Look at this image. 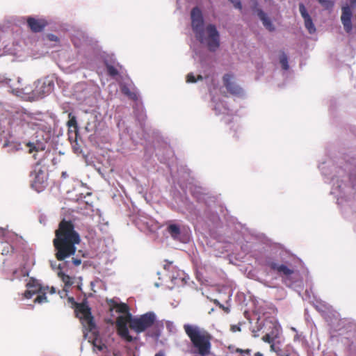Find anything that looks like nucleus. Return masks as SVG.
Wrapping results in <instances>:
<instances>
[{"mask_svg":"<svg viewBox=\"0 0 356 356\" xmlns=\"http://www.w3.org/2000/svg\"><path fill=\"white\" fill-rule=\"evenodd\" d=\"M69 301L71 302H74V298H69Z\"/></svg>","mask_w":356,"mask_h":356,"instance_id":"09e8293b","label":"nucleus"},{"mask_svg":"<svg viewBox=\"0 0 356 356\" xmlns=\"http://www.w3.org/2000/svg\"><path fill=\"white\" fill-rule=\"evenodd\" d=\"M107 302L111 311L115 309L117 312L124 314L117 318L116 327L118 334L129 342L133 341L134 338L129 334L128 324L131 329L137 333L144 332L154 324L156 315L154 312H150L139 317H133L125 303H119L114 299L108 300Z\"/></svg>","mask_w":356,"mask_h":356,"instance_id":"f03ea898","label":"nucleus"},{"mask_svg":"<svg viewBox=\"0 0 356 356\" xmlns=\"http://www.w3.org/2000/svg\"><path fill=\"white\" fill-rule=\"evenodd\" d=\"M7 81V79L4 77V76L0 74V83H6Z\"/></svg>","mask_w":356,"mask_h":356,"instance_id":"58836bf2","label":"nucleus"},{"mask_svg":"<svg viewBox=\"0 0 356 356\" xmlns=\"http://www.w3.org/2000/svg\"><path fill=\"white\" fill-rule=\"evenodd\" d=\"M17 239H18L17 234L0 227V242H5L9 244L13 243Z\"/></svg>","mask_w":356,"mask_h":356,"instance_id":"412c9836","label":"nucleus"},{"mask_svg":"<svg viewBox=\"0 0 356 356\" xmlns=\"http://www.w3.org/2000/svg\"><path fill=\"white\" fill-rule=\"evenodd\" d=\"M315 307L317 310H318L321 312H325L327 310L329 309V306L325 302L320 300H316V304L315 305Z\"/></svg>","mask_w":356,"mask_h":356,"instance_id":"cd10ccee","label":"nucleus"},{"mask_svg":"<svg viewBox=\"0 0 356 356\" xmlns=\"http://www.w3.org/2000/svg\"><path fill=\"white\" fill-rule=\"evenodd\" d=\"M46 37H47V40L49 41L56 42H59L58 37L54 34H51V33L47 34Z\"/></svg>","mask_w":356,"mask_h":356,"instance_id":"473e14b6","label":"nucleus"},{"mask_svg":"<svg viewBox=\"0 0 356 356\" xmlns=\"http://www.w3.org/2000/svg\"><path fill=\"white\" fill-rule=\"evenodd\" d=\"M98 92V86L93 83H78L74 86V96L81 102L88 104L90 99Z\"/></svg>","mask_w":356,"mask_h":356,"instance_id":"0eeeda50","label":"nucleus"},{"mask_svg":"<svg viewBox=\"0 0 356 356\" xmlns=\"http://www.w3.org/2000/svg\"><path fill=\"white\" fill-rule=\"evenodd\" d=\"M144 224H145L147 225V227H149L150 225H152V220H149V221H143Z\"/></svg>","mask_w":356,"mask_h":356,"instance_id":"79ce46f5","label":"nucleus"},{"mask_svg":"<svg viewBox=\"0 0 356 356\" xmlns=\"http://www.w3.org/2000/svg\"><path fill=\"white\" fill-rule=\"evenodd\" d=\"M81 241L79 234L74 230V225L65 220L59 224L56 231V238L53 243L56 250V257L58 261H64L57 264L56 261H50V266L57 273L58 277L65 284V286H70L73 284L72 278L65 272V266H70V261H65L76 252L75 245Z\"/></svg>","mask_w":356,"mask_h":356,"instance_id":"f257e3e1","label":"nucleus"},{"mask_svg":"<svg viewBox=\"0 0 356 356\" xmlns=\"http://www.w3.org/2000/svg\"><path fill=\"white\" fill-rule=\"evenodd\" d=\"M33 157L36 159H37V157H36V154H34V155H33Z\"/></svg>","mask_w":356,"mask_h":356,"instance_id":"4d7b16f0","label":"nucleus"},{"mask_svg":"<svg viewBox=\"0 0 356 356\" xmlns=\"http://www.w3.org/2000/svg\"><path fill=\"white\" fill-rule=\"evenodd\" d=\"M14 276L15 278H21V277H26L29 275L28 270L25 269L17 270L14 271Z\"/></svg>","mask_w":356,"mask_h":356,"instance_id":"c756f323","label":"nucleus"},{"mask_svg":"<svg viewBox=\"0 0 356 356\" xmlns=\"http://www.w3.org/2000/svg\"><path fill=\"white\" fill-rule=\"evenodd\" d=\"M270 350L275 352L277 356H290V353L287 350L282 349L279 346L272 343L270 345Z\"/></svg>","mask_w":356,"mask_h":356,"instance_id":"393cba45","label":"nucleus"},{"mask_svg":"<svg viewBox=\"0 0 356 356\" xmlns=\"http://www.w3.org/2000/svg\"><path fill=\"white\" fill-rule=\"evenodd\" d=\"M318 2L326 9H331L334 6L333 1L330 0H318Z\"/></svg>","mask_w":356,"mask_h":356,"instance_id":"7c9ffc66","label":"nucleus"},{"mask_svg":"<svg viewBox=\"0 0 356 356\" xmlns=\"http://www.w3.org/2000/svg\"><path fill=\"white\" fill-rule=\"evenodd\" d=\"M350 4L352 8L356 6V0H349Z\"/></svg>","mask_w":356,"mask_h":356,"instance_id":"ea45409f","label":"nucleus"},{"mask_svg":"<svg viewBox=\"0 0 356 356\" xmlns=\"http://www.w3.org/2000/svg\"><path fill=\"white\" fill-rule=\"evenodd\" d=\"M255 12L261 21L264 26L269 31L273 32L275 30V27L268 15L260 8H256Z\"/></svg>","mask_w":356,"mask_h":356,"instance_id":"6ab92c4d","label":"nucleus"},{"mask_svg":"<svg viewBox=\"0 0 356 356\" xmlns=\"http://www.w3.org/2000/svg\"><path fill=\"white\" fill-rule=\"evenodd\" d=\"M138 118H141V120H143V118H144V115H143V114H141V115H140V117H138Z\"/></svg>","mask_w":356,"mask_h":356,"instance_id":"3c124183","label":"nucleus"},{"mask_svg":"<svg viewBox=\"0 0 356 356\" xmlns=\"http://www.w3.org/2000/svg\"><path fill=\"white\" fill-rule=\"evenodd\" d=\"M237 351H238V352H243V350H239V349H238V350H237Z\"/></svg>","mask_w":356,"mask_h":356,"instance_id":"6e6d98bb","label":"nucleus"},{"mask_svg":"<svg viewBox=\"0 0 356 356\" xmlns=\"http://www.w3.org/2000/svg\"><path fill=\"white\" fill-rule=\"evenodd\" d=\"M223 83L227 90L232 95L242 97L243 90L234 82V76L230 74H226L223 76Z\"/></svg>","mask_w":356,"mask_h":356,"instance_id":"ddd939ff","label":"nucleus"},{"mask_svg":"<svg viewBox=\"0 0 356 356\" xmlns=\"http://www.w3.org/2000/svg\"><path fill=\"white\" fill-rule=\"evenodd\" d=\"M31 177H33L32 179V187L35 188L38 192L40 191L43 187H44V184L47 181V177L45 173L42 170H38V171H35L31 173Z\"/></svg>","mask_w":356,"mask_h":356,"instance_id":"2eb2a0df","label":"nucleus"},{"mask_svg":"<svg viewBox=\"0 0 356 356\" xmlns=\"http://www.w3.org/2000/svg\"><path fill=\"white\" fill-rule=\"evenodd\" d=\"M172 326H173L172 323L168 322V323H167V327H168L170 330H171V328H172Z\"/></svg>","mask_w":356,"mask_h":356,"instance_id":"c03bdc74","label":"nucleus"},{"mask_svg":"<svg viewBox=\"0 0 356 356\" xmlns=\"http://www.w3.org/2000/svg\"><path fill=\"white\" fill-rule=\"evenodd\" d=\"M13 120L17 124L24 125L26 124L31 127L40 126V124L34 122L33 115L23 109L17 111L13 115Z\"/></svg>","mask_w":356,"mask_h":356,"instance_id":"9b49d317","label":"nucleus"},{"mask_svg":"<svg viewBox=\"0 0 356 356\" xmlns=\"http://www.w3.org/2000/svg\"><path fill=\"white\" fill-rule=\"evenodd\" d=\"M113 356H121V353L120 351L113 352Z\"/></svg>","mask_w":356,"mask_h":356,"instance_id":"37998d69","label":"nucleus"},{"mask_svg":"<svg viewBox=\"0 0 356 356\" xmlns=\"http://www.w3.org/2000/svg\"><path fill=\"white\" fill-rule=\"evenodd\" d=\"M156 287H159V284L158 283H155L154 284Z\"/></svg>","mask_w":356,"mask_h":356,"instance_id":"5fc2aeb1","label":"nucleus"},{"mask_svg":"<svg viewBox=\"0 0 356 356\" xmlns=\"http://www.w3.org/2000/svg\"><path fill=\"white\" fill-rule=\"evenodd\" d=\"M191 27L196 39L207 47L209 51H216L220 46V35L213 24L205 26L202 11L195 7L191 12Z\"/></svg>","mask_w":356,"mask_h":356,"instance_id":"7ed1b4c3","label":"nucleus"},{"mask_svg":"<svg viewBox=\"0 0 356 356\" xmlns=\"http://www.w3.org/2000/svg\"><path fill=\"white\" fill-rule=\"evenodd\" d=\"M62 177H64V178H66L67 177V174L66 172H62Z\"/></svg>","mask_w":356,"mask_h":356,"instance_id":"49530a36","label":"nucleus"},{"mask_svg":"<svg viewBox=\"0 0 356 356\" xmlns=\"http://www.w3.org/2000/svg\"><path fill=\"white\" fill-rule=\"evenodd\" d=\"M76 316L81 319L83 327L94 336L92 343L99 350H102L106 348L104 344L98 343L96 336L95 325L93 322L90 309L86 305H80L77 307Z\"/></svg>","mask_w":356,"mask_h":356,"instance_id":"423d86ee","label":"nucleus"},{"mask_svg":"<svg viewBox=\"0 0 356 356\" xmlns=\"http://www.w3.org/2000/svg\"><path fill=\"white\" fill-rule=\"evenodd\" d=\"M263 327H264L265 329H266L267 327L271 329V331L266 332V334L262 338L264 341L271 343L274 339L277 338L279 335V325H277V323L275 321H273L271 320H266L264 323H262V322H257V330H254V328L252 330V332L256 333L260 331ZM254 336L257 337L258 335L254 334Z\"/></svg>","mask_w":356,"mask_h":356,"instance_id":"1a4fd4ad","label":"nucleus"},{"mask_svg":"<svg viewBox=\"0 0 356 356\" xmlns=\"http://www.w3.org/2000/svg\"><path fill=\"white\" fill-rule=\"evenodd\" d=\"M10 250H13V247L12 245H8L7 248H4L2 250V254H8L10 252Z\"/></svg>","mask_w":356,"mask_h":356,"instance_id":"e433bc0d","label":"nucleus"},{"mask_svg":"<svg viewBox=\"0 0 356 356\" xmlns=\"http://www.w3.org/2000/svg\"><path fill=\"white\" fill-rule=\"evenodd\" d=\"M49 138V134H46V137L42 140H37L36 142H29L26 143L27 147H29V152L32 153L33 152H42L46 148L47 140Z\"/></svg>","mask_w":356,"mask_h":356,"instance_id":"f3484780","label":"nucleus"},{"mask_svg":"<svg viewBox=\"0 0 356 356\" xmlns=\"http://www.w3.org/2000/svg\"><path fill=\"white\" fill-rule=\"evenodd\" d=\"M108 74L111 76H115L118 74V70L113 64L108 63L107 60L105 61Z\"/></svg>","mask_w":356,"mask_h":356,"instance_id":"a878e982","label":"nucleus"},{"mask_svg":"<svg viewBox=\"0 0 356 356\" xmlns=\"http://www.w3.org/2000/svg\"><path fill=\"white\" fill-rule=\"evenodd\" d=\"M27 290L24 293L26 298H31L33 295L38 294L34 302L37 303H43L47 302L46 296V290L48 287H42L39 282L33 278H30L26 284Z\"/></svg>","mask_w":356,"mask_h":356,"instance_id":"6e6552de","label":"nucleus"},{"mask_svg":"<svg viewBox=\"0 0 356 356\" xmlns=\"http://www.w3.org/2000/svg\"><path fill=\"white\" fill-rule=\"evenodd\" d=\"M266 266L271 270L275 271L279 275L285 278H289L293 273V269L284 264H280L273 260H268L266 261Z\"/></svg>","mask_w":356,"mask_h":356,"instance_id":"f8f14e48","label":"nucleus"},{"mask_svg":"<svg viewBox=\"0 0 356 356\" xmlns=\"http://www.w3.org/2000/svg\"><path fill=\"white\" fill-rule=\"evenodd\" d=\"M299 11L302 17L304 19L305 26L307 31L309 32V33H315L316 31V26L313 22L311 16L307 12L306 7L302 3H299Z\"/></svg>","mask_w":356,"mask_h":356,"instance_id":"4468645a","label":"nucleus"},{"mask_svg":"<svg viewBox=\"0 0 356 356\" xmlns=\"http://www.w3.org/2000/svg\"><path fill=\"white\" fill-rule=\"evenodd\" d=\"M121 90H122V92L127 95L129 97H130L131 99H137V96H136V94L134 93V92H132L129 90V88L125 86V85H122L121 86Z\"/></svg>","mask_w":356,"mask_h":356,"instance_id":"c85d7f7f","label":"nucleus"},{"mask_svg":"<svg viewBox=\"0 0 356 356\" xmlns=\"http://www.w3.org/2000/svg\"><path fill=\"white\" fill-rule=\"evenodd\" d=\"M27 23L29 28L35 33L42 31L47 25V22L44 19H35L34 17H29Z\"/></svg>","mask_w":356,"mask_h":356,"instance_id":"a211bd4d","label":"nucleus"},{"mask_svg":"<svg viewBox=\"0 0 356 356\" xmlns=\"http://www.w3.org/2000/svg\"><path fill=\"white\" fill-rule=\"evenodd\" d=\"M213 110L216 115L219 114H229V109L227 108L225 104L222 102H216L213 106Z\"/></svg>","mask_w":356,"mask_h":356,"instance_id":"5701e85b","label":"nucleus"},{"mask_svg":"<svg viewBox=\"0 0 356 356\" xmlns=\"http://www.w3.org/2000/svg\"><path fill=\"white\" fill-rule=\"evenodd\" d=\"M209 77V74H197V76L194 75L193 73L188 74L186 76V81L188 83H196L197 81H202L203 79H207Z\"/></svg>","mask_w":356,"mask_h":356,"instance_id":"b1692460","label":"nucleus"},{"mask_svg":"<svg viewBox=\"0 0 356 356\" xmlns=\"http://www.w3.org/2000/svg\"><path fill=\"white\" fill-rule=\"evenodd\" d=\"M231 330L234 332H236V331H240L241 329H240V327L238 325H232Z\"/></svg>","mask_w":356,"mask_h":356,"instance_id":"4c0bfd02","label":"nucleus"},{"mask_svg":"<svg viewBox=\"0 0 356 356\" xmlns=\"http://www.w3.org/2000/svg\"><path fill=\"white\" fill-rule=\"evenodd\" d=\"M88 333H85V334H84V337H85V338H87V337H88Z\"/></svg>","mask_w":356,"mask_h":356,"instance_id":"864d4df0","label":"nucleus"},{"mask_svg":"<svg viewBox=\"0 0 356 356\" xmlns=\"http://www.w3.org/2000/svg\"><path fill=\"white\" fill-rule=\"evenodd\" d=\"M17 96L22 97L31 101L36 100L34 96L35 88L33 89L31 86H28L22 88H16L14 90Z\"/></svg>","mask_w":356,"mask_h":356,"instance_id":"aec40b11","label":"nucleus"},{"mask_svg":"<svg viewBox=\"0 0 356 356\" xmlns=\"http://www.w3.org/2000/svg\"><path fill=\"white\" fill-rule=\"evenodd\" d=\"M338 174V176L332 178V186L330 193L337 198V204H342L344 201L351 199L354 193V188L345 184L343 179H339V177L344 175L343 170L340 169Z\"/></svg>","mask_w":356,"mask_h":356,"instance_id":"39448f33","label":"nucleus"},{"mask_svg":"<svg viewBox=\"0 0 356 356\" xmlns=\"http://www.w3.org/2000/svg\"><path fill=\"white\" fill-rule=\"evenodd\" d=\"M184 330L191 341L193 353L200 356H207L210 354L211 336L207 330L191 324H185Z\"/></svg>","mask_w":356,"mask_h":356,"instance_id":"20e7f679","label":"nucleus"},{"mask_svg":"<svg viewBox=\"0 0 356 356\" xmlns=\"http://www.w3.org/2000/svg\"><path fill=\"white\" fill-rule=\"evenodd\" d=\"M254 356H263V355L261 353L257 352V353H255Z\"/></svg>","mask_w":356,"mask_h":356,"instance_id":"de8ad7c7","label":"nucleus"},{"mask_svg":"<svg viewBox=\"0 0 356 356\" xmlns=\"http://www.w3.org/2000/svg\"><path fill=\"white\" fill-rule=\"evenodd\" d=\"M167 231L174 240L180 242H184V240L182 239L181 237L180 227L179 225L176 224H170L168 226Z\"/></svg>","mask_w":356,"mask_h":356,"instance_id":"4be33fe9","label":"nucleus"},{"mask_svg":"<svg viewBox=\"0 0 356 356\" xmlns=\"http://www.w3.org/2000/svg\"><path fill=\"white\" fill-rule=\"evenodd\" d=\"M280 63L282 65V67L284 70H287L289 68V65L288 63V57L285 53H282L280 56Z\"/></svg>","mask_w":356,"mask_h":356,"instance_id":"bb28decb","label":"nucleus"},{"mask_svg":"<svg viewBox=\"0 0 356 356\" xmlns=\"http://www.w3.org/2000/svg\"><path fill=\"white\" fill-rule=\"evenodd\" d=\"M351 6H346L342 8V14L341 16V20L343 25L344 30L347 33H350L352 31L353 26L351 23L352 11L350 9Z\"/></svg>","mask_w":356,"mask_h":356,"instance_id":"dca6fc26","label":"nucleus"},{"mask_svg":"<svg viewBox=\"0 0 356 356\" xmlns=\"http://www.w3.org/2000/svg\"><path fill=\"white\" fill-rule=\"evenodd\" d=\"M148 334L149 336L155 338L156 339H158L160 336V332L158 330H156L152 332H149Z\"/></svg>","mask_w":356,"mask_h":356,"instance_id":"c9c22d12","label":"nucleus"},{"mask_svg":"<svg viewBox=\"0 0 356 356\" xmlns=\"http://www.w3.org/2000/svg\"><path fill=\"white\" fill-rule=\"evenodd\" d=\"M234 6L235 8L241 10L242 8L240 0H229Z\"/></svg>","mask_w":356,"mask_h":356,"instance_id":"72a5a7b5","label":"nucleus"},{"mask_svg":"<svg viewBox=\"0 0 356 356\" xmlns=\"http://www.w3.org/2000/svg\"><path fill=\"white\" fill-rule=\"evenodd\" d=\"M323 165H324V163H323L321 165H320L319 168H320L321 170L322 171V173L323 175H325V172H324V166Z\"/></svg>","mask_w":356,"mask_h":356,"instance_id":"a19ab883","label":"nucleus"},{"mask_svg":"<svg viewBox=\"0 0 356 356\" xmlns=\"http://www.w3.org/2000/svg\"><path fill=\"white\" fill-rule=\"evenodd\" d=\"M51 293H55V289H54V287H52V288H51Z\"/></svg>","mask_w":356,"mask_h":356,"instance_id":"8fccbe9b","label":"nucleus"},{"mask_svg":"<svg viewBox=\"0 0 356 356\" xmlns=\"http://www.w3.org/2000/svg\"><path fill=\"white\" fill-rule=\"evenodd\" d=\"M245 352L246 353H248H248H250V350L247 349L246 350H245Z\"/></svg>","mask_w":356,"mask_h":356,"instance_id":"603ef678","label":"nucleus"},{"mask_svg":"<svg viewBox=\"0 0 356 356\" xmlns=\"http://www.w3.org/2000/svg\"><path fill=\"white\" fill-rule=\"evenodd\" d=\"M70 261V266H65V268H70L72 266V265L78 266L81 264V260L80 259H77V258H72V261Z\"/></svg>","mask_w":356,"mask_h":356,"instance_id":"2f4dec72","label":"nucleus"},{"mask_svg":"<svg viewBox=\"0 0 356 356\" xmlns=\"http://www.w3.org/2000/svg\"><path fill=\"white\" fill-rule=\"evenodd\" d=\"M34 96L36 100L42 99L51 92L54 88V80L51 77H45L35 82Z\"/></svg>","mask_w":356,"mask_h":356,"instance_id":"9d476101","label":"nucleus"},{"mask_svg":"<svg viewBox=\"0 0 356 356\" xmlns=\"http://www.w3.org/2000/svg\"><path fill=\"white\" fill-rule=\"evenodd\" d=\"M69 127H76V120L74 117H72L67 122Z\"/></svg>","mask_w":356,"mask_h":356,"instance_id":"f704fd0d","label":"nucleus"},{"mask_svg":"<svg viewBox=\"0 0 356 356\" xmlns=\"http://www.w3.org/2000/svg\"><path fill=\"white\" fill-rule=\"evenodd\" d=\"M155 356H165V354L163 352H159L155 355Z\"/></svg>","mask_w":356,"mask_h":356,"instance_id":"a18cd8bd","label":"nucleus"}]
</instances>
